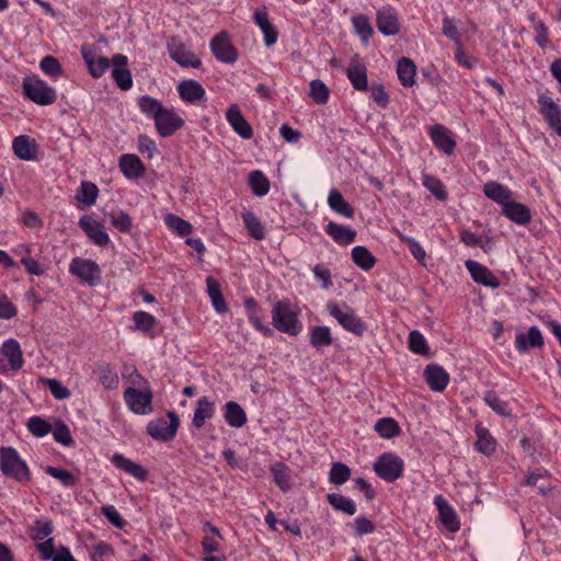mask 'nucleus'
<instances>
[{
  "mask_svg": "<svg viewBox=\"0 0 561 561\" xmlns=\"http://www.w3.org/2000/svg\"><path fill=\"white\" fill-rule=\"evenodd\" d=\"M0 469L4 476L19 482H27L31 478L27 465L12 447L0 449Z\"/></svg>",
  "mask_w": 561,
  "mask_h": 561,
  "instance_id": "nucleus-1",
  "label": "nucleus"
},
{
  "mask_svg": "<svg viewBox=\"0 0 561 561\" xmlns=\"http://www.w3.org/2000/svg\"><path fill=\"white\" fill-rule=\"evenodd\" d=\"M327 309L330 316L336 319L345 330L356 335H362L366 331V324L357 317L355 311L347 304L329 301L327 304Z\"/></svg>",
  "mask_w": 561,
  "mask_h": 561,
  "instance_id": "nucleus-2",
  "label": "nucleus"
},
{
  "mask_svg": "<svg viewBox=\"0 0 561 561\" xmlns=\"http://www.w3.org/2000/svg\"><path fill=\"white\" fill-rule=\"evenodd\" d=\"M272 320L277 330L290 335L298 334L301 329L297 314L288 304L283 301H277L273 306Z\"/></svg>",
  "mask_w": 561,
  "mask_h": 561,
  "instance_id": "nucleus-3",
  "label": "nucleus"
},
{
  "mask_svg": "<svg viewBox=\"0 0 561 561\" xmlns=\"http://www.w3.org/2000/svg\"><path fill=\"white\" fill-rule=\"evenodd\" d=\"M23 90L25 95L38 105L53 104L57 99L55 89L37 78H25L23 80Z\"/></svg>",
  "mask_w": 561,
  "mask_h": 561,
  "instance_id": "nucleus-4",
  "label": "nucleus"
},
{
  "mask_svg": "<svg viewBox=\"0 0 561 561\" xmlns=\"http://www.w3.org/2000/svg\"><path fill=\"white\" fill-rule=\"evenodd\" d=\"M403 460L392 453H385L374 463L376 474L387 482L398 480L403 473Z\"/></svg>",
  "mask_w": 561,
  "mask_h": 561,
  "instance_id": "nucleus-5",
  "label": "nucleus"
},
{
  "mask_svg": "<svg viewBox=\"0 0 561 561\" xmlns=\"http://www.w3.org/2000/svg\"><path fill=\"white\" fill-rule=\"evenodd\" d=\"M168 419H157L149 422L147 433L156 440H172L176 435L180 421L173 411L168 413Z\"/></svg>",
  "mask_w": 561,
  "mask_h": 561,
  "instance_id": "nucleus-6",
  "label": "nucleus"
},
{
  "mask_svg": "<svg viewBox=\"0 0 561 561\" xmlns=\"http://www.w3.org/2000/svg\"><path fill=\"white\" fill-rule=\"evenodd\" d=\"M69 271L90 286H95L101 280V268L91 260L76 257L71 261Z\"/></svg>",
  "mask_w": 561,
  "mask_h": 561,
  "instance_id": "nucleus-7",
  "label": "nucleus"
},
{
  "mask_svg": "<svg viewBox=\"0 0 561 561\" xmlns=\"http://www.w3.org/2000/svg\"><path fill=\"white\" fill-rule=\"evenodd\" d=\"M210 49L221 62L234 64L238 59V53L226 32H220L210 41Z\"/></svg>",
  "mask_w": 561,
  "mask_h": 561,
  "instance_id": "nucleus-8",
  "label": "nucleus"
},
{
  "mask_svg": "<svg viewBox=\"0 0 561 561\" xmlns=\"http://www.w3.org/2000/svg\"><path fill=\"white\" fill-rule=\"evenodd\" d=\"M154 125L160 136L169 137L184 125V121L173 108L163 107L159 116L156 117Z\"/></svg>",
  "mask_w": 561,
  "mask_h": 561,
  "instance_id": "nucleus-9",
  "label": "nucleus"
},
{
  "mask_svg": "<svg viewBox=\"0 0 561 561\" xmlns=\"http://www.w3.org/2000/svg\"><path fill=\"white\" fill-rule=\"evenodd\" d=\"M168 51L170 57L182 67L198 68L202 65L201 59L176 38L168 43Z\"/></svg>",
  "mask_w": 561,
  "mask_h": 561,
  "instance_id": "nucleus-10",
  "label": "nucleus"
},
{
  "mask_svg": "<svg viewBox=\"0 0 561 561\" xmlns=\"http://www.w3.org/2000/svg\"><path fill=\"white\" fill-rule=\"evenodd\" d=\"M124 399L129 409L137 414H147L151 411L152 394L129 387L124 392Z\"/></svg>",
  "mask_w": 561,
  "mask_h": 561,
  "instance_id": "nucleus-11",
  "label": "nucleus"
},
{
  "mask_svg": "<svg viewBox=\"0 0 561 561\" xmlns=\"http://www.w3.org/2000/svg\"><path fill=\"white\" fill-rule=\"evenodd\" d=\"M113 70L112 77L117 87L124 91L133 87V77L127 68L128 59L125 55L115 54L112 57Z\"/></svg>",
  "mask_w": 561,
  "mask_h": 561,
  "instance_id": "nucleus-12",
  "label": "nucleus"
},
{
  "mask_svg": "<svg viewBox=\"0 0 561 561\" xmlns=\"http://www.w3.org/2000/svg\"><path fill=\"white\" fill-rule=\"evenodd\" d=\"M423 377L430 389L434 392L444 391L449 383V374L437 364H430L424 368Z\"/></svg>",
  "mask_w": 561,
  "mask_h": 561,
  "instance_id": "nucleus-13",
  "label": "nucleus"
},
{
  "mask_svg": "<svg viewBox=\"0 0 561 561\" xmlns=\"http://www.w3.org/2000/svg\"><path fill=\"white\" fill-rule=\"evenodd\" d=\"M81 54L93 78L102 77L111 66L107 57L98 56L89 45L81 46Z\"/></svg>",
  "mask_w": 561,
  "mask_h": 561,
  "instance_id": "nucleus-14",
  "label": "nucleus"
},
{
  "mask_svg": "<svg viewBox=\"0 0 561 561\" xmlns=\"http://www.w3.org/2000/svg\"><path fill=\"white\" fill-rule=\"evenodd\" d=\"M538 103L540 105V113L548 123V125L561 136V110L552 101L551 98L539 95Z\"/></svg>",
  "mask_w": 561,
  "mask_h": 561,
  "instance_id": "nucleus-15",
  "label": "nucleus"
},
{
  "mask_svg": "<svg viewBox=\"0 0 561 561\" xmlns=\"http://www.w3.org/2000/svg\"><path fill=\"white\" fill-rule=\"evenodd\" d=\"M78 225L94 244L104 247L110 242V237L104 226L92 220L91 217L87 215L82 216Z\"/></svg>",
  "mask_w": 561,
  "mask_h": 561,
  "instance_id": "nucleus-16",
  "label": "nucleus"
},
{
  "mask_svg": "<svg viewBox=\"0 0 561 561\" xmlns=\"http://www.w3.org/2000/svg\"><path fill=\"white\" fill-rule=\"evenodd\" d=\"M226 118L233 131L243 139H251L253 136V129L251 125L243 117L239 106L233 104L228 107L226 112Z\"/></svg>",
  "mask_w": 561,
  "mask_h": 561,
  "instance_id": "nucleus-17",
  "label": "nucleus"
},
{
  "mask_svg": "<svg viewBox=\"0 0 561 561\" xmlns=\"http://www.w3.org/2000/svg\"><path fill=\"white\" fill-rule=\"evenodd\" d=\"M465 265L476 283L491 288H497L500 286L499 279L491 273L488 267L480 264L479 262L467 260Z\"/></svg>",
  "mask_w": 561,
  "mask_h": 561,
  "instance_id": "nucleus-18",
  "label": "nucleus"
},
{
  "mask_svg": "<svg viewBox=\"0 0 561 561\" xmlns=\"http://www.w3.org/2000/svg\"><path fill=\"white\" fill-rule=\"evenodd\" d=\"M12 149L21 160L33 161L37 158L38 146L36 140L27 135L15 137L12 142Z\"/></svg>",
  "mask_w": 561,
  "mask_h": 561,
  "instance_id": "nucleus-19",
  "label": "nucleus"
},
{
  "mask_svg": "<svg viewBox=\"0 0 561 561\" xmlns=\"http://www.w3.org/2000/svg\"><path fill=\"white\" fill-rule=\"evenodd\" d=\"M377 27L386 36L399 33L398 16L393 8L386 7L377 12Z\"/></svg>",
  "mask_w": 561,
  "mask_h": 561,
  "instance_id": "nucleus-20",
  "label": "nucleus"
},
{
  "mask_svg": "<svg viewBox=\"0 0 561 561\" xmlns=\"http://www.w3.org/2000/svg\"><path fill=\"white\" fill-rule=\"evenodd\" d=\"M347 78L355 90L366 91L368 89L367 70L357 56L352 59L347 68Z\"/></svg>",
  "mask_w": 561,
  "mask_h": 561,
  "instance_id": "nucleus-21",
  "label": "nucleus"
},
{
  "mask_svg": "<svg viewBox=\"0 0 561 561\" xmlns=\"http://www.w3.org/2000/svg\"><path fill=\"white\" fill-rule=\"evenodd\" d=\"M434 503L437 506L439 518L443 525L451 533L459 530V519L454 508L443 499V496L437 495L434 500Z\"/></svg>",
  "mask_w": 561,
  "mask_h": 561,
  "instance_id": "nucleus-22",
  "label": "nucleus"
},
{
  "mask_svg": "<svg viewBox=\"0 0 561 561\" xmlns=\"http://www.w3.org/2000/svg\"><path fill=\"white\" fill-rule=\"evenodd\" d=\"M118 167L127 179L141 178L146 170L141 160L136 154L131 153L122 154Z\"/></svg>",
  "mask_w": 561,
  "mask_h": 561,
  "instance_id": "nucleus-23",
  "label": "nucleus"
},
{
  "mask_svg": "<svg viewBox=\"0 0 561 561\" xmlns=\"http://www.w3.org/2000/svg\"><path fill=\"white\" fill-rule=\"evenodd\" d=\"M502 213L510 220L520 226H525L531 220L529 208L518 202L511 201L510 203L505 204L502 208Z\"/></svg>",
  "mask_w": 561,
  "mask_h": 561,
  "instance_id": "nucleus-24",
  "label": "nucleus"
},
{
  "mask_svg": "<svg viewBox=\"0 0 561 561\" xmlns=\"http://www.w3.org/2000/svg\"><path fill=\"white\" fill-rule=\"evenodd\" d=\"M431 138L435 146L446 154H451L455 150L456 141L451 133L443 125H434L431 129Z\"/></svg>",
  "mask_w": 561,
  "mask_h": 561,
  "instance_id": "nucleus-25",
  "label": "nucleus"
},
{
  "mask_svg": "<svg viewBox=\"0 0 561 561\" xmlns=\"http://www.w3.org/2000/svg\"><path fill=\"white\" fill-rule=\"evenodd\" d=\"M112 462L124 472L130 474L139 481H145L148 478V471L139 463L131 461L121 454H114Z\"/></svg>",
  "mask_w": 561,
  "mask_h": 561,
  "instance_id": "nucleus-26",
  "label": "nucleus"
},
{
  "mask_svg": "<svg viewBox=\"0 0 561 561\" xmlns=\"http://www.w3.org/2000/svg\"><path fill=\"white\" fill-rule=\"evenodd\" d=\"M483 193L488 198L502 205V208L513 198V192L507 186L494 181L486 182L483 185Z\"/></svg>",
  "mask_w": 561,
  "mask_h": 561,
  "instance_id": "nucleus-27",
  "label": "nucleus"
},
{
  "mask_svg": "<svg viewBox=\"0 0 561 561\" xmlns=\"http://www.w3.org/2000/svg\"><path fill=\"white\" fill-rule=\"evenodd\" d=\"M180 98L187 103H195L205 96L202 84L193 79L184 80L178 85Z\"/></svg>",
  "mask_w": 561,
  "mask_h": 561,
  "instance_id": "nucleus-28",
  "label": "nucleus"
},
{
  "mask_svg": "<svg viewBox=\"0 0 561 561\" xmlns=\"http://www.w3.org/2000/svg\"><path fill=\"white\" fill-rule=\"evenodd\" d=\"M325 232L339 244H350L355 241L356 231L350 227L330 221L325 227Z\"/></svg>",
  "mask_w": 561,
  "mask_h": 561,
  "instance_id": "nucleus-29",
  "label": "nucleus"
},
{
  "mask_svg": "<svg viewBox=\"0 0 561 561\" xmlns=\"http://www.w3.org/2000/svg\"><path fill=\"white\" fill-rule=\"evenodd\" d=\"M254 21L264 34V43L266 46H272L277 42L278 32L270 22L265 10L255 11Z\"/></svg>",
  "mask_w": 561,
  "mask_h": 561,
  "instance_id": "nucleus-30",
  "label": "nucleus"
},
{
  "mask_svg": "<svg viewBox=\"0 0 561 561\" xmlns=\"http://www.w3.org/2000/svg\"><path fill=\"white\" fill-rule=\"evenodd\" d=\"M215 414V403L207 397H203L197 401L196 409L194 411L193 425L196 428L204 426L206 420H209Z\"/></svg>",
  "mask_w": 561,
  "mask_h": 561,
  "instance_id": "nucleus-31",
  "label": "nucleus"
},
{
  "mask_svg": "<svg viewBox=\"0 0 561 561\" xmlns=\"http://www.w3.org/2000/svg\"><path fill=\"white\" fill-rule=\"evenodd\" d=\"M397 73L403 87H412L415 83L414 77L416 75V67L411 59L407 57L400 58L397 66Z\"/></svg>",
  "mask_w": 561,
  "mask_h": 561,
  "instance_id": "nucleus-32",
  "label": "nucleus"
},
{
  "mask_svg": "<svg viewBox=\"0 0 561 561\" xmlns=\"http://www.w3.org/2000/svg\"><path fill=\"white\" fill-rule=\"evenodd\" d=\"M543 345V337L537 327H531L526 334H518L516 336V347L518 350H526L528 347L537 348Z\"/></svg>",
  "mask_w": 561,
  "mask_h": 561,
  "instance_id": "nucleus-33",
  "label": "nucleus"
},
{
  "mask_svg": "<svg viewBox=\"0 0 561 561\" xmlns=\"http://www.w3.org/2000/svg\"><path fill=\"white\" fill-rule=\"evenodd\" d=\"M225 419L230 426L236 428L242 427L248 420L247 414L241 405L233 401L226 403Z\"/></svg>",
  "mask_w": 561,
  "mask_h": 561,
  "instance_id": "nucleus-34",
  "label": "nucleus"
},
{
  "mask_svg": "<svg viewBox=\"0 0 561 561\" xmlns=\"http://www.w3.org/2000/svg\"><path fill=\"white\" fill-rule=\"evenodd\" d=\"M207 294L211 299V304L217 312H226L227 304L222 297L221 289L219 283L213 277L208 276L206 278Z\"/></svg>",
  "mask_w": 561,
  "mask_h": 561,
  "instance_id": "nucleus-35",
  "label": "nucleus"
},
{
  "mask_svg": "<svg viewBox=\"0 0 561 561\" xmlns=\"http://www.w3.org/2000/svg\"><path fill=\"white\" fill-rule=\"evenodd\" d=\"M328 203L331 209H333L335 213L346 218L354 217L353 207L344 199L343 195L339 191L332 190L330 192Z\"/></svg>",
  "mask_w": 561,
  "mask_h": 561,
  "instance_id": "nucleus-36",
  "label": "nucleus"
},
{
  "mask_svg": "<svg viewBox=\"0 0 561 561\" xmlns=\"http://www.w3.org/2000/svg\"><path fill=\"white\" fill-rule=\"evenodd\" d=\"M271 472L274 478L276 485L284 492H287L291 488L290 482V469L284 462H275L271 466Z\"/></svg>",
  "mask_w": 561,
  "mask_h": 561,
  "instance_id": "nucleus-37",
  "label": "nucleus"
},
{
  "mask_svg": "<svg viewBox=\"0 0 561 561\" xmlns=\"http://www.w3.org/2000/svg\"><path fill=\"white\" fill-rule=\"evenodd\" d=\"M352 260L358 267L364 271L371 270L377 262L371 252L363 245H356L352 249Z\"/></svg>",
  "mask_w": 561,
  "mask_h": 561,
  "instance_id": "nucleus-38",
  "label": "nucleus"
},
{
  "mask_svg": "<svg viewBox=\"0 0 561 561\" xmlns=\"http://www.w3.org/2000/svg\"><path fill=\"white\" fill-rule=\"evenodd\" d=\"M248 233L255 240H263L265 238V228L261 220L252 213L244 211L241 214Z\"/></svg>",
  "mask_w": 561,
  "mask_h": 561,
  "instance_id": "nucleus-39",
  "label": "nucleus"
},
{
  "mask_svg": "<svg viewBox=\"0 0 561 561\" xmlns=\"http://www.w3.org/2000/svg\"><path fill=\"white\" fill-rule=\"evenodd\" d=\"M327 500L335 511H341L347 515H354L356 513L355 503L342 494L329 493Z\"/></svg>",
  "mask_w": 561,
  "mask_h": 561,
  "instance_id": "nucleus-40",
  "label": "nucleus"
},
{
  "mask_svg": "<svg viewBox=\"0 0 561 561\" xmlns=\"http://www.w3.org/2000/svg\"><path fill=\"white\" fill-rule=\"evenodd\" d=\"M249 184L256 196H264L270 191V181L260 170L252 171L249 174Z\"/></svg>",
  "mask_w": 561,
  "mask_h": 561,
  "instance_id": "nucleus-41",
  "label": "nucleus"
},
{
  "mask_svg": "<svg viewBox=\"0 0 561 561\" xmlns=\"http://www.w3.org/2000/svg\"><path fill=\"white\" fill-rule=\"evenodd\" d=\"M45 472L48 476L59 480L65 488H72L79 482V477L75 476L67 469L47 466L45 468Z\"/></svg>",
  "mask_w": 561,
  "mask_h": 561,
  "instance_id": "nucleus-42",
  "label": "nucleus"
},
{
  "mask_svg": "<svg viewBox=\"0 0 561 561\" xmlns=\"http://www.w3.org/2000/svg\"><path fill=\"white\" fill-rule=\"evenodd\" d=\"M375 430L382 438L388 439L400 434V426L392 417L379 419L375 424Z\"/></svg>",
  "mask_w": 561,
  "mask_h": 561,
  "instance_id": "nucleus-43",
  "label": "nucleus"
},
{
  "mask_svg": "<svg viewBox=\"0 0 561 561\" xmlns=\"http://www.w3.org/2000/svg\"><path fill=\"white\" fill-rule=\"evenodd\" d=\"M397 236L402 242H404L409 247V250L413 257L423 266H425L426 252L423 249V247L414 238L405 234L404 232L397 230Z\"/></svg>",
  "mask_w": 561,
  "mask_h": 561,
  "instance_id": "nucleus-44",
  "label": "nucleus"
},
{
  "mask_svg": "<svg viewBox=\"0 0 561 561\" xmlns=\"http://www.w3.org/2000/svg\"><path fill=\"white\" fill-rule=\"evenodd\" d=\"M477 436H478V440L476 443V447L480 453H482L486 456H490L491 454H493L495 451L496 443L488 430L478 428Z\"/></svg>",
  "mask_w": 561,
  "mask_h": 561,
  "instance_id": "nucleus-45",
  "label": "nucleus"
},
{
  "mask_svg": "<svg viewBox=\"0 0 561 561\" xmlns=\"http://www.w3.org/2000/svg\"><path fill=\"white\" fill-rule=\"evenodd\" d=\"M96 374L99 376V380L106 389H114L117 387L118 375L108 364L100 365L96 369Z\"/></svg>",
  "mask_w": 561,
  "mask_h": 561,
  "instance_id": "nucleus-46",
  "label": "nucleus"
},
{
  "mask_svg": "<svg viewBox=\"0 0 561 561\" xmlns=\"http://www.w3.org/2000/svg\"><path fill=\"white\" fill-rule=\"evenodd\" d=\"M484 402L499 415L510 416L511 410L506 401H503L494 391H486Z\"/></svg>",
  "mask_w": 561,
  "mask_h": 561,
  "instance_id": "nucleus-47",
  "label": "nucleus"
},
{
  "mask_svg": "<svg viewBox=\"0 0 561 561\" xmlns=\"http://www.w3.org/2000/svg\"><path fill=\"white\" fill-rule=\"evenodd\" d=\"M98 194H99V188L94 183L83 181L80 185L78 193H77V198L79 202L91 206V205L95 204Z\"/></svg>",
  "mask_w": 561,
  "mask_h": 561,
  "instance_id": "nucleus-48",
  "label": "nucleus"
},
{
  "mask_svg": "<svg viewBox=\"0 0 561 561\" xmlns=\"http://www.w3.org/2000/svg\"><path fill=\"white\" fill-rule=\"evenodd\" d=\"M351 478V469L342 462H333L330 473L329 481L334 485H342Z\"/></svg>",
  "mask_w": 561,
  "mask_h": 561,
  "instance_id": "nucleus-49",
  "label": "nucleus"
},
{
  "mask_svg": "<svg viewBox=\"0 0 561 561\" xmlns=\"http://www.w3.org/2000/svg\"><path fill=\"white\" fill-rule=\"evenodd\" d=\"M164 221H165V225L171 230L175 231L181 237L188 236L193 230V227L188 221L180 218L176 215H172V214L167 215L164 218Z\"/></svg>",
  "mask_w": 561,
  "mask_h": 561,
  "instance_id": "nucleus-50",
  "label": "nucleus"
},
{
  "mask_svg": "<svg viewBox=\"0 0 561 561\" xmlns=\"http://www.w3.org/2000/svg\"><path fill=\"white\" fill-rule=\"evenodd\" d=\"M105 217L108 218L110 224L121 232L130 231L133 222L130 216L127 213L118 210L116 213L105 214Z\"/></svg>",
  "mask_w": 561,
  "mask_h": 561,
  "instance_id": "nucleus-51",
  "label": "nucleus"
},
{
  "mask_svg": "<svg viewBox=\"0 0 561 561\" xmlns=\"http://www.w3.org/2000/svg\"><path fill=\"white\" fill-rule=\"evenodd\" d=\"M138 106L144 114L152 117L153 119L159 116L163 108L162 104L157 99L149 95L139 98Z\"/></svg>",
  "mask_w": 561,
  "mask_h": 561,
  "instance_id": "nucleus-52",
  "label": "nucleus"
},
{
  "mask_svg": "<svg viewBox=\"0 0 561 561\" xmlns=\"http://www.w3.org/2000/svg\"><path fill=\"white\" fill-rule=\"evenodd\" d=\"M23 353H0V373H5L8 368L18 370L23 366Z\"/></svg>",
  "mask_w": 561,
  "mask_h": 561,
  "instance_id": "nucleus-53",
  "label": "nucleus"
},
{
  "mask_svg": "<svg viewBox=\"0 0 561 561\" xmlns=\"http://www.w3.org/2000/svg\"><path fill=\"white\" fill-rule=\"evenodd\" d=\"M41 382L48 387L51 394L57 400H65L71 396V391L57 379L42 378Z\"/></svg>",
  "mask_w": 561,
  "mask_h": 561,
  "instance_id": "nucleus-54",
  "label": "nucleus"
},
{
  "mask_svg": "<svg viewBox=\"0 0 561 561\" xmlns=\"http://www.w3.org/2000/svg\"><path fill=\"white\" fill-rule=\"evenodd\" d=\"M51 432L55 440L59 444L64 446L73 445L75 440L70 434L69 427L62 421L56 422L54 428L51 427Z\"/></svg>",
  "mask_w": 561,
  "mask_h": 561,
  "instance_id": "nucleus-55",
  "label": "nucleus"
},
{
  "mask_svg": "<svg viewBox=\"0 0 561 561\" xmlns=\"http://www.w3.org/2000/svg\"><path fill=\"white\" fill-rule=\"evenodd\" d=\"M423 184L439 201H445L447 198L445 185L435 176L425 175L423 179Z\"/></svg>",
  "mask_w": 561,
  "mask_h": 561,
  "instance_id": "nucleus-56",
  "label": "nucleus"
},
{
  "mask_svg": "<svg viewBox=\"0 0 561 561\" xmlns=\"http://www.w3.org/2000/svg\"><path fill=\"white\" fill-rule=\"evenodd\" d=\"M352 23L362 41L367 42L374 32L368 19L364 15H355L352 18Z\"/></svg>",
  "mask_w": 561,
  "mask_h": 561,
  "instance_id": "nucleus-57",
  "label": "nucleus"
},
{
  "mask_svg": "<svg viewBox=\"0 0 561 561\" xmlns=\"http://www.w3.org/2000/svg\"><path fill=\"white\" fill-rule=\"evenodd\" d=\"M27 428L36 437H43L51 432V425L39 416H32L27 422Z\"/></svg>",
  "mask_w": 561,
  "mask_h": 561,
  "instance_id": "nucleus-58",
  "label": "nucleus"
},
{
  "mask_svg": "<svg viewBox=\"0 0 561 561\" xmlns=\"http://www.w3.org/2000/svg\"><path fill=\"white\" fill-rule=\"evenodd\" d=\"M311 343L316 347L330 346L332 343L330 329L328 327H316L311 332Z\"/></svg>",
  "mask_w": 561,
  "mask_h": 561,
  "instance_id": "nucleus-59",
  "label": "nucleus"
},
{
  "mask_svg": "<svg viewBox=\"0 0 561 561\" xmlns=\"http://www.w3.org/2000/svg\"><path fill=\"white\" fill-rule=\"evenodd\" d=\"M310 96L317 104H325L329 99V89L321 80L310 82Z\"/></svg>",
  "mask_w": 561,
  "mask_h": 561,
  "instance_id": "nucleus-60",
  "label": "nucleus"
},
{
  "mask_svg": "<svg viewBox=\"0 0 561 561\" xmlns=\"http://www.w3.org/2000/svg\"><path fill=\"white\" fill-rule=\"evenodd\" d=\"M442 32L446 37H448L450 41H453L457 46L460 45L458 25H457V21L455 19L445 16L443 19Z\"/></svg>",
  "mask_w": 561,
  "mask_h": 561,
  "instance_id": "nucleus-61",
  "label": "nucleus"
},
{
  "mask_svg": "<svg viewBox=\"0 0 561 561\" xmlns=\"http://www.w3.org/2000/svg\"><path fill=\"white\" fill-rule=\"evenodd\" d=\"M136 329L147 332L152 329L156 323V319L148 312L136 311L133 316Z\"/></svg>",
  "mask_w": 561,
  "mask_h": 561,
  "instance_id": "nucleus-62",
  "label": "nucleus"
},
{
  "mask_svg": "<svg viewBox=\"0 0 561 561\" xmlns=\"http://www.w3.org/2000/svg\"><path fill=\"white\" fill-rule=\"evenodd\" d=\"M41 69L51 77L61 75L62 68L59 61L53 56H45L39 62Z\"/></svg>",
  "mask_w": 561,
  "mask_h": 561,
  "instance_id": "nucleus-63",
  "label": "nucleus"
},
{
  "mask_svg": "<svg viewBox=\"0 0 561 561\" xmlns=\"http://www.w3.org/2000/svg\"><path fill=\"white\" fill-rule=\"evenodd\" d=\"M370 95L376 104L382 108H385L389 103V96L385 91V87L380 83H371Z\"/></svg>",
  "mask_w": 561,
  "mask_h": 561,
  "instance_id": "nucleus-64",
  "label": "nucleus"
}]
</instances>
